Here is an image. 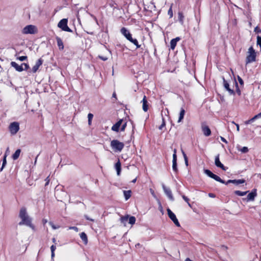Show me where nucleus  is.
Returning <instances> with one entry per match:
<instances>
[{
    "instance_id": "8",
    "label": "nucleus",
    "mask_w": 261,
    "mask_h": 261,
    "mask_svg": "<svg viewBox=\"0 0 261 261\" xmlns=\"http://www.w3.org/2000/svg\"><path fill=\"white\" fill-rule=\"evenodd\" d=\"M19 129V123L16 122H12L9 125V130L11 134H16Z\"/></svg>"
},
{
    "instance_id": "23",
    "label": "nucleus",
    "mask_w": 261,
    "mask_h": 261,
    "mask_svg": "<svg viewBox=\"0 0 261 261\" xmlns=\"http://www.w3.org/2000/svg\"><path fill=\"white\" fill-rule=\"evenodd\" d=\"M115 169L117 171V174L118 175H119L121 172V163L119 160L118 161V162L115 164Z\"/></svg>"
},
{
    "instance_id": "1",
    "label": "nucleus",
    "mask_w": 261,
    "mask_h": 261,
    "mask_svg": "<svg viewBox=\"0 0 261 261\" xmlns=\"http://www.w3.org/2000/svg\"><path fill=\"white\" fill-rule=\"evenodd\" d=\"M19 217L21 219V221L19 222V225H25L31 228L33 230H35V226L32 223V219L28 215L27 210L25 207L21 208Z\"/></svg>"
},
{
    "instance_id": "26",
    "label": "nucleus",
    "mask_w": 261,
    "mask_h": 261,
    "mask_svg": "<svg viewBox=\"0 0 261 261\" xmlns=\"http://www.w3.org/2000/svg\"><path fill=\"white\" fill-rule=\"evenodd\" d=\"M81 239L84 242V243L86 244L88 242V238L86 234L83 232L80 234Z\"/></svg>"
},
{
    "instance_id": "60",
    "label": "nucleus",
    "mask_w": 261,
    "mask_h": 261,
    "mask_svg": "<svg viewBox=\"0 0 261 261\" xmlns=\"http://www.w3.org/2000/svg\"><path fill=\"white\" fill-rule=\"evenodd\" d=\"M112 97L115 98L116 99V94L115 92H114L112 94Z\"/></svg>"
},
{
    "instance_id": "10",
    "label": "nucleus",
    "mask_w": 261,
    "mask_h": 261,
    "mask_svg": "<svg viewBox=\"0 0 261 261\" xmlns=\"http://www.w3.org/2000/svg\"><path fill=\"white\" fill-rule=\"evenodd\" d=\"M256 189H254L252 191L249 193L246 198H243L242 200L243 201H254L255 197L256 196Z\"/></svg>"
},
{
    "instance_id": "14",
    "label": "nucleus",
    "mask_w": 261,
    "mask_h": 261,
    "mask_svg": "<svg viewBox=\"0 0 261 261\" xmlns=\"http://www.w3.org/2000/svg\"><path fill=\"white\" fill-rule=\"evenodd\" d=\"M201 128L203 134L205 136L208 137L211 135V130L208 126L202 123Z\"/></svg>"
},
{
    "instance_id": "29",
    "label": "nucleus",
    "mask_w": 261,
    "mask_h": 261,
    "mask_svg": "<svg viewBox=\"0 0 261 261\" xmlns=\"http://www.w3.org/2000/svg\"><path fill=\"white\" fill-rule=\"evenodd\" d=\"M248 191L242 192L239 190L235 191L234 192V194L239 196H243L246 195Z\"/></svg>"
},
{
    "instance_id": "24",
    "label": "nucleus",
    "mask_w": 261,
    "mask_h": 261,
    "mask_svg": "<svg viewBox=\"0 0 261 261\" xmlns=\"http://www.w3.org/2000/svg\"><path fill=\"white\" fill-rule=\"evenodd\" d=\"M20 152L21 150L20 149H17L14 152V153L12 155L13 159L14 160H17L19 158Z\"/></svg>"
},
{
    "instance_id": "15",
    "label": "nucleus",
    "mask_w": 261,
    "mask_h": 261,
    "mask_svg": "<svg viewBox=\"0 0 261 261\" xmlns=\"http://www.w3.org/2000/svg\"><path fill=\"white\" fill-rule=\"evenodd\" d=\"M245 182V180L244 179H229L226 182H225V185H227L230 183L234 184L235 185H238L241 184H243Z\"/></svg>"
},
{
    "instance_id": "39",
    "label": "nucleus",
    "mask_w": 261,
    "mask_h": 261,
    "mask_svg": "<svg viewBox=\"0 0 261 261\" xmlns=\"http://www.w3.org/2000/svg\"><path fill=\"white\" fill-rule=\"evenodd\" d=\"M257 45H259L260 48H261V36H257Z\"/></svg>"
},
{
    "instance_id": "6",
    "label": "nucleus",
    "mask_w": 261,
    "mask_h": 261,
    "mask_svg": "<svg viewBox=\"0 0 261 261\" xmlns=\"http://www.w3.org/2000/svg\"><path fill=\"white\" fill-rule=\"evenodd\" d=\"M67 19L63 18L59 21L58 24V27L64 31L72 32V31L67 25Z\"/></svg>"
},
{
    "instance_id": "4",
    "label": "nucleus",
    "mask_w": 261,
    "mask_h": 261,
    "mask_svg": "<svg viewBox=\"0 0 261 261\" xmlns=\"http://www.w3.org/2000/svg\"><path fill=\"white\" fill-rule=\"evenodd\" d=\"M111 146L114 151L120 152L124 148V144L118 140H113L111 142Z\"/></svg>"
},
{
    "instance_id": "28",
    "label": "nucleus",
    "mask_w": 261,
    "mask_h": 261,
    "mask_svg": "<svg viewBox=\"0 0 261 261\" xmlns=\"http://www.w3.org/2000/svg\"><path fill=\"white\" fill-rule=\"evenodd\" d=\"M178 18L179 22L181 24H182L184 23V16L181 12H179L178 13Z\"/></svg>"
},
{
    "instance_id": "25",
    "label": "nucleus",
    "mask_w": 261,
    "mask_h": 261,
    "mask_svg": "<svg viewBox=\"0 0 261 261\" xmlns=\"http://www.w3.org/2000/svg\"><path fill=\"white\" fill-rule=\"evenodd\" d=\"M185 114V111L183 108H181L180 113H179V116L178 120V122H180L184 118V116Z\"/></svg>"
},
{
    "instance_id": "47",
    "label": "nucleus",
    "mask_w": 261,
    "mask_h": 261,
    "mask_svg": "<svg viewBox=\"0 0 261 261\" xmlns=\"http://www.w3.org/2000/svg\"><path fill=\"white\" fill-rule=\"evenodd\" d=\"M238 79L240 85H243L244 84V82L242 78L239 76H238Z\"/></svg>"
},
{
    "instance_id": "9",
    "label": "nucleus",
    "mask_w": 261,
    "mask_h": 261,
    "mask_svg": "<svg viewBox=\"0 0 261 261\" xmlns=\"http://www.w3.org/2000/svg\"><path fill=\"white\" fill-rule=\"evenodd\" d=\"M167 213L169 217L175 225L177 227H179L180 225L175 215L169 208L167 209Z\"/></svg>"
},
{
    "instance_id": "31",
    "label": "nucleus",
    "mask_w": 261,
    "mask_h": 261,
    "mask_svg": "<svg viewBox=\"0 0 261 261\" xmlns=\"http://www.w3.org/2000/svg\"><path fill=\"white\" fill-rule=\"evenodd\" d=\"M129 223L133 225L135 223L136 218L134 216H130L128 218Z\"/></svg>"
},
{
    "instance_id": "50",
    "label": "nucleus",
    "mask_w": 261,
    "mask_h": 261,
    "mask_svg": "<svg viewBox=\"0 0 261 261\" xmlns=\"http://www.w3.org/2000/svg\"><path fill=\"white\" fill-rule=\"evenodd\" d=\"M98 57L101 59L102 61H106L108 60V58L106 57H103V56H99Z\"/></svg>"
},
{
    "instance_id": "11",
    "label": "nucleus",
    "mask_w": 261,
    "mask_h": 261,
    "mask_svg": "<svg viewBox=\"0 0 261 261\" xmlns=\"http://www.w3.org/2000/svg\"><path fill=\"white\" fill-rule=\"evenodd\" d=\"M162 188L165 194L169 198V199L172 201H174V199L170 189L167 188L164 184H162Z\"/></svg>"
},
{
    "instance_id": "36",
    "label": "nucleus",
    "mask_w": 261,
    "mask_h": 261,
    "mask_svg": "<svg viewBox=\"0 0 261 261\" xmlns=\"http://www.w3.org/2000/svg\"><path fill=\"white\" fill-rule=\"evenodd\" d=\"M256 118H255V116L251 118L249 120H248L245 122V124H249L252 122H253L255 120H256Z\"/></svg>"
},
{
    "instance_id": "21",
    "label": "nucleus",
    "mask_w": 261,
    "mask_h": 261,
    "mask_svg": "<svg viewBox=\"0 0 261 261\" xmlns=\"http://www.w3.org/2000/svg\"><path fill=\"white\" fill-rule=\"evenodd\" d=\"M180 38L178 37H176L175 38L172 39L170 41V48L172 50H173L177 44V42L179 41Z\"/></svg>"
},
{
    "instance_id": "19",
    "label": "nucleus",
    "mask_w": 261,
    "mask_h": 261,
    "mask_svg": "<svg viewBox=\"0 0 261 261\" xmlns=\"http://www.w3.org/2000/svg\"><path fill=\"white\" fill-rule=\"evenodd\" d=\"M11 65L12 67H14L16 70L19 72L22 71L23 70V67H22V64L20 65H19L15 62H11Z\"/></svg>"
},
{
    "instance_id": "64",
    "label": "nucleus",
    "mask_w": 261,
    "mask_h": 261,
    "mask_svg": "<svg viewBox=\"0 0 261 261\" xmlns=\"http://www.w3.org/2000/svg\"><path fill=\"white\" fill-rule=\"evenodd\" d=\"M185 261H192V260H191L190 258H186V260Z\"/></svg>"
},
{
    "instance_id": "46",
    "label": "nucleus",
    "mask_w": 261,
    "mask_h": 261,
    "mask_svg": "<svg viewBox=\"0 0 261 261\" xmlns=\"http://www.w3.org/2000/svg\"><path fill=\"white\" fill-rule=\"evenodd\" d=\"M68 229H73L76 232H77L79 231V228L76 226H70Z\"/></svg>"
},
{
    "instance_id": "35",
    "label": "nucleus",
    "mask_w": 261,
    "mask_h": 261,
    "mask_svg": "<svg viewBox=\"0 0 261 261\" xmlns=\"http://www.w3.org/2000/svg\"><path fill=\"white\" fill-rule=\"evenodd\" d=\"M172 5H173V4L171 5L168 11V14L169 15L170 18H172L173 15V11H172Z\"/></svg>"
},
{
    "instance_id": "44",
    "label": "nucleus",
    "mask_w": 261,
    "mask_h": 261,
    "mask_svg": "<svg viewBox=\"0 0 261 261\" xmlns=\"http://www.w3.org/2000/svg\"><path fill=\"white\" fill-rule=\"evenodd\" d=\"M21 61H25L27 59V56H21L17 58Z\"/></svg>"
},
{
    "instance_id": "34",
    "label": "nucleus",
    "mask_w": 261,
    "mask_h": 261,
    "mask_svg": "<svg viewBox=\"0 0 261 261\" xmlns=\"http://www.w3.org/2000/svg\"><path fill=\"white\" fill-rule=\"evenodd\" d=\"M93 117V115L91 113H89L88 115V124L90 125L92 123V120Z\"/></svg>"
},
{
    "instance_id": "37",
    "label": "nucleus",
    "mask_w": 261,
    "mask_h": 261,
    "mask_svg": "<svg viewBox=\"0 0 261 261\" xmlns=\"http://www.w3.org/2000/svg\"><path fill=\"white\" fill-rule=\"evenodd\" d=\"M165 120L164 118L162 116V124L159 126V129L161 130L162 128L165 126Z\"/></svg>"
},
{
    "instance_id": "51",
    "label": "nucleus",
    "mask_w": 261,
    "mask_h": 261,
    "mask_svg": "<svg viewBox=\"0 0 261 261\" xmlns=\"http://www.w3.org/2000/svg\"><path fill=\"white\" fill-rule=\"evenodd\" d=\"M232 123L234 124L237 126V130L238 132H239L240 130V127L239 125L238 124L236 123L234 121H232Z\"/></svg>"
},
{
    "instance_id": "7",
    "label": "nucleus",
    "mask_w": 261,
    "mask_h": 261,
    "mask_svg": "<svg viewBox=\"0 0 261 261\" xmlns=\"http://www.w3.org/2000/svg\"><path fill=\"white\" fill-rule=\"evenodd\" d=\"M204 173L206 174L208 176L210 177L215 179V180L219 181L222 184H225V181L222 179L218 175L214 174L212 173L210 170L208 169H204Z\"/></svg>"
},
{
    "instance_id": "55",
    "label": "nucleus",
    "mask_w": 261,
    "mask_h": 261,
    "mask_svg": "<svg viewBox=\"0 0 261 261\" xmlns=\"http://www.w3.org/2000/svg\"><path fill=\"white\" fill-rule=\"evenodd\" d=\"M85 217L88 220H90V221H92V222L94 221V219L90 218L88 216H87L86 215L85 216Z\"/></svg>"
},
{
    "instance_id": "45",
    "label": "nucleus",
    "mask_w": 261,
    "mask_h": 261,
    "mask_svg": "<svg viewBox=\"0 0 261 261\" xmlns=\"http://www.w3.org/2000/svg\"><path fill=\"white\" fill-rule=\"evenodd\" d=\"M127 123L126 122H125L122 125L120 128L121 131H124L125 129V127L126 126Z\"/></svg>"
},
{
    "instance_id": "22",
    "label": "nucleus",
    "mask_w": 261,
    "mask_h": 261,
    "mask_svg": "<svg viewBox=\"0 0 261 261\" xmlns=\"http://www.w3.org/2000/svg\"><path fill=\"white\" fill-rule=\"evenodd\" d=\"M56 39L57 45L59 47V49L63 50L64 49V44H63L62 39L58 36H57L56 37Z\"/></svg>"
},
{
    "instance_id": "3",
    "label": "nucleus",
    "mask_w": 261,
    "mask_h": 261,
    "mask_svg": "<svg viewBox=\"0 0 261 261\" xmlns=\"http://www.w3.org/2000/svg\"><path fill=\"white\" fill-rule=\"evenodd\" d=\"M256 54L252 46H250L247 51L246 59V64L252 63L256 60Z\"/></svg>"
},
{
    "instance_id": "20",
    "label": "nucleus",
    "mask_w": 261,
    "mask_h": 261,
    "mask_svg": "<svg viewBox=\"0 0 261 261\" xmlns=\"http://www.w3.org/2000/svg\"><path fill=\"white\" fill-rule=\"evenodd\" d=\"M172 169L173 171L176 174L178 172L177 165V156L174 155L172 160Z\"/></svg>"
},
{
    "instance_id": "59",
    "label": "nucleus",
    "mask_w": 261,
    "mask_h": 261,
    "mask_svg": "<svg viewBox=\"0 0 261 261\" xmlns=\"http://www.w3.org/2000/svg\"><path fill=\"white\" fill-rule=\"evenodd\" d=\"M174 155L177 156L176 155V149H174V150H173V158L174 157Z\"/></svg>"
},
{
    "instance_id": "53",
    "label": "nucleus",
    "mask_w": 261,
    "mask_h": 261,
    "mask_svg": "<svg viewBox=\"0 0 261 261\" xmlns=\"http://www.w3.org/2000/svg\"><path fill=\"white\" fill-rule=\"evenodd\" d=\"M181 152H182V155H183V156H184V160L185 159H188L187 156V155L185 153V152L184 151V150H181Z\"/></svg>"
},
{
    "instance_id": "49",
    "label": "nucleus",
    "mask_w": 261,
    "mask_h": 261,
    "mask_svg": "<svg viewBox=\"0 0 261 261\" xmlns=\"http://www.w3.org/2000/svg\"><path fill=\"white\" fill-rule=\"evenodd\" d=\"M45 181H46V183L45 184V186H46L48 185L49 184V176L47 177L46 178V179H45Z\"/></svg>"
},
{
    "instance_id": "13",
    "label": "nucleus",
    "mask_w": 261,
    "mask_h": 261,
    "mask_svg": "<svg viewBox=\"0 0 261 261\" xmlns=\"http://www.w3.org/2000/svg\"><path fill=\"white\" fill-rule=\"evenodd\" d=\"M223 81V86L225 89L229 92L230 95H234L235 92L233 90L231 89L229 87V84L228 82L225 80L224 77H222Z\"/></svg>"
},
{
    "instance_id": "33",
    "label": "nucleus",
    "mask_w": 261,
    "mask_h": 261,
    "mask_svg": "<svg viewBox=\"0 0 261 261\" xmlns=\"http://www.w3.org/2000/svg\"><path fill=\"white\" fill-rule=\"evenodd\" d=\"M56 249V247L55 245H53L51 246L50 250H51V256L52 258L55 256V251Z\"/></svg>"
},
{
    "instance_id": "30",
    "label": "nucleus",
    "mask_w": 261,
    "mask_h": 261,
    "mask_svg": "<svg viewBox=\"0 0 261 261\" xmlns=\"http://www.w3.org/2000/svg\"><path fill=\"white\" fill-rule=\"evenodd\" d=\"M7 156V153H6L3 157V164H2V167L0 169L1 171H2L3 170L4 168L5 167V166H6V165L7 164V160H6Z\"/></svg>"
},
{
    "instance_id": "63",
    "label": "nucleus",
    "mask_w": 261,
    "mask_h": 261,
    "mask_svg": "<svg viewBox=\"0 0 261 261\" xmlns=\"http://www.w3.org/2000/svg\"><path fill=\"white\" fill-rule=\"evenodd\" d=\"M136 180H137V179H136V178H135L134 179H133V180H132V182H133V183H135V182H136Z\"/></svg>"
},
{
    "instance_id": "5",
    "label": "nucleus",
    "mask_w": 261,
    "mask_h": 261,
    "mask_svg": "<svg viewBox=\"0 0 261 261\" xmlns=\"http://www.w3.org/2000/svg\"><path fill=\"white\" fill-rule=\"evenodd\" d=\"M37 32V30L35 25L30 24L25 27L22 31V33L23 34H34Z\"/></svg>"
},
{
    "instance_id": "16",
    "label": "nucleus",
    "mask_w": 261,
    "mask_h": 261,
    "mask_svg": "<svg viewBox=\"0 0 261 261\" xmlns=\"http://www.w3.org/2000/svg\"><path fill=\"white\" fill-rule=\"evenodd\" d=\"M43 60L42 59H39L36 62L35 65L32 68V72L33 73H35L38 70L39 67L42 64Z\"/></svg>"
},
{
    "instance_id": "12",
    "label": "nucleus",
    "mask_w": 261,
    "mask_h": 261,
    "mask_svg": "<svg viewBox=\"0 0 261 261\" xmlns=\"http://www.w3.org/2000/svg\"><path fill=\"white\" fill-rule=\"evenodd\" d=\"M215 165L222 169L224 171H226L227 169V167H225L223 164L221 163L219 159V154L216 156L215 159Z\"/></svg>"
},
{
    "instance_id": "32",
    "label": "nucleus",
    "mask_w": 261,
    "mask_h": 261,
    "mask_svg": "<svg viewBox=\"0 0 261 261\" xmlns=\"http://www.w3.org/2000/svg\"><path fill=\"white\" fill-rule=\"evenodd\" d=\"M233 83L235 84L236 87V92L239 95H240L241 94V91L240 89L239 88L238 83L236 80H234Z\"/></svg>"
},
{
    "instance_id": "38",
    "label": "nucleus",
    "mask_w": 261,
    "mask_h": 261,
    "mask_svg": "<svg viewBox=\"0 0 261 261\" xmlns=\"http://www.w3.org/2000/svg\"><path fill=\"white\" fill-rule=\"evenodd\" d=\"M239 151H241L242 153H246L248 151V148L247 147H243L241 149H239Z\"/></svg>"
},
{
    "instance_id": "62",
    "label": "nucleus",
    "mask_w": 261,
    "mask_h": 261,
    "mask_svg": "<svg viewBox=\"0 0 261 261\" xmlns=\"http://www.w3.org/2000/svg\"><path fill=\"white\" fill-rule=\"evenodd\" d=\"M52 241L53 243H56V239L55 238H53Z\"/></svg>"
},
{
    "instance_id": "48",
    "label": "nucleus",
    "mask_w": 261,
    "mask_h": 261,
    "mask_svg": "<svg viewBox=\"0 0 261 261\" xmlns=\"http://www.w3.org/2000/svg\"><path fill=\"white\" fill-rule=\"evenodd\" d=\"M254 32L257 33H261V29H260L258 27H256L254 29Z\"/></svg>"
},
{
    "instance_id": "17",
    "label": "nucleus",
    "mask_w": 261,
    "mask_h": 261,
    "mask_svg": "<svg viewBox=\"0 0 261 261\" xmlns=\"http://www.w3.org/2000/svg\"><path fill=\"white\" fill-rule=\"evenodd\" d=\"M123 122V119H120L118 122H117L115 124L113 125L112 127V130L115 131L116 132H118L119 130V128L122 124Z\"/></svg>"
},
{
    "instance_id": "61",
    "label": "nucleus",
    "mask_w": 261,
    "mask_h": 261,
    "mask_svg": "<svg viewBox=\"0 0 261 261\" xmlns=\"http://www.w3.org/2000/svg\"><path fill=\"white\" fill-rule=\"evenodd\" d=\"M185 164L187 166L188 165V159H185Z\"/></svg>"
},
{
    "instance_id": "41",
    "label": "nucleus",
    "mask_w": 261,
    "mask_h": 261,
    "mask_svg": "<svg viewBox=\"0 0 261 261\" xmlns=\"http://www.w3.org/2000/svg\"><path fill=\"white\" fill-rule=\"evenodd\" d=\"M128 219V216H124L121 218V222L123 223H125L126 221H127Z\"/></svg>"
},
{
    "instance_id": "58",
    "label": "nucleus",
    "mask_w": 261,
    "mask_h": 261,
    "mask_svg": "<svg viewBox=\"0 0 261 261\" xmlns=\"http://www.w3.org/2000/svg\"><path fill=\"white\" fill-rule=\"evenodd\" d=\"M47 222V220L46 219H43L42 220V223L43 225H45Z\"/></svg>"
},
{
    "instance_id": "52",
    "label": "nucleus",
    "mask_w": 261,
    "mask_h": 261,
    "mask_svg": "<svg viewBox=\"0 0 261 261\" xmlns=\"http://www.w3.org/2000/svg\"><path fill=\"white\" fill-rule=\"evenodd\" d=\"M208 196L211 198H215L216 197V195L213 193H210L208 194Z\"/></svg>"
},
{
    "instance_id": "27",
    "label": "nucleus",
    "mask_w": 261,
    "mask_h": 261,
    "mask_svg": "<svg viewBox=\"0 0 261 261\" xmlns=\"http://www.w3.org/2000/svg\"><path fill=\"white\" fill-rule=\"evenodd\" d=\"M131 191H123V194L126 200H128L131 196Z\"/></svg>"
},
{
    "instance_id": "56",
    "label": "nucleus",
    "mask_w": 261,
    "mask_h": 261,
    "mask_svg": "<svg viewBox=\"0 0 261 261\" xmlns=\"http://www.w3.org/2000/svg\"><path fill=\"white\" fill-rule=\"evenodd\" d=\"M220 139H221V140L222 142H224L225 143H227V141H226V140L224 138H223L222 137H220Z\"/></svg>"
},
{
    "instance_id": "2",
    "label": "nucleus",
    "mask_w": 261,
    "mask_h": 261,
    "mask_svg": "<svg viewBox=\"0 0 261 261\" xmlns=\"http://www.w3.org/2000/svg\"><path fill=\"white\" fill-rule=\"evenodd\" d=\"M120 32L127 40L134 44L136 46L137 48L140 47L138 40L136 39L133 38L132 35L126 28L124 27L122 28L120 30Z\"/></svg>"
},
{
    "instance_id": "40",
    "label": "nucleus",
    "mask_w": 261,
    "mask_h": 261,
    "mask_svg": "<svg viewBox=\"0 0 261 261\" xmlns=\"http://www.w3.org/2000/svg\"><path fill=\"white\" fill-rule=\"evenodd\" d=\"M182 198L184 199V200L186 202H187L188 203V205L191 207V204L189 202V199L187 197H186L185 195H182Z\"/></svg>"
},
{
    "instance_id": "18",
    "label": "nucleus",
    "mask_w": 261,
    "mask_h": 261,
    "mask_svg": "<svg viewBox=\"0 0 261 261\" xmlns=\"http://www.w3.org/2000/svg\"><path fill=\"white\" fill-rule=\"evenodd\" d=\"M142 103V109L144 112H147L148 110V103L146 99V96L144 95L143 98L141 101Z\"/></svg>"
},
{
    "instance_id": "57",
    "label": "nucleus",
    "mask_w": 261,
    "mask_h": 261,
    "mask_svg": "<svg viewBox=\"0 0 261 261\" xmlns=\"http://www.w3.org/2000/svg\"><path fill=\"white\" fill-rule=\"evenodd\" d=\"M255 117L256 118V119L261 118V112L255 115Z\"/></svg>"
},
{
    "instance_id": "42",
    "label": "nucleus",
    "mask_w": 261,
    "mask_h": 261,
    "mask_svg": "<svg viewBox=\"0 0 261 261\" xmlns=\"http://www.w3.org/2000/svg\"><path fill=\"white\" fill-rule=\"evenodd\" d=\"M49 224L51 226L53 229H58L60 227L59 226H56V225H55L54 224V223L53 222H49Z\"/></svg>"
},
{
    "instance_id": "54",
    "label": "nucleus",
    "mask_w": 261,
    "mask_h": 261,
    "mask_svg": "<svg viewBox=\"0 0 261 261\" xmlns=\"http://www.w3.org/2000/svg\"><path fill=\"white\" fill-rule=\"evenodd\" d=\"M181 152H182V155H183V156H184V160L185 159H188L187 156V155L185 153V152L184 151V150H181Z\"/></svg>"
},
{
    "instance_id": "43",
    "label": "nucleus",
    "mask_w": 261,
    "mask_h": 261,
    "mask_svg": "<svg viewBox=\"0 0 261 261\" xmlns=\"http://www.w3.org/2000/svg\"><path fill=\"white\" fill-rule=\"evenodd\" d=\"M22 67L24 66V68H23V70H28L30 67L28 64L27 63H22Z\"/></svg>"
}]
</instances>
